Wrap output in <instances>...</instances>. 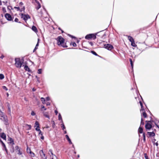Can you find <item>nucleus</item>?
I'll return each instance as SVG.
<instances>
[{
	"mask_svg": "<svg viewBox=\"0 0 159 159\" xmlns=\"http://www.w3.org/2000/svg\"><path fill=\"white\" fill-rule=\"evenodd\" d=\"M155 124L157 127L159 129V121L157 123L155 122Z\"/></svg>",
	"mask_w": 159,
	"mask_h": 159,
	"instance_id": "58836bf2",
	"label": "nucleus"
},
{
	"mask_svg": "<svg viewBox=\"0 0 159 159\" xmlns=\"http://www.w3.org/2000/svg\"><path fill=\"white\" fill-rule=\"evenodd\" d=\"M42 69H39L38 70V74H40L42 73Z\"/></svg>",
	"mask_w": 159,
	"mask_h": 159,
	"instance_id": "a19ab883",
	"label": "nucleus"
},
{
	"mask_svg": "<svg viewBox=\"0 0 159 159\" xmlns=\"http://www.w3.org/2000/svg\"><path fill=\"white\" fill-rule=\"evenodd\" d=\"M40 156L42 159H47V156L45 155V154L43 152V150H40L39 152Z\"/></svg>",
	"mask_w": 159,
	"mask_h": 159,
	"instance_id": "20e7f679",
	"label": "nucleus"
},
{
	"mask_svg": "<svg viewBox=\"0 0 159 159\" xmlns=\"http://www.w3.org/2000/svg\"><path fill=\"white\" fill-rule=\"evenodd\" d=\"M156 146H158V143H156Z\"/></svg>",
	"mask_w": 159,
	"mask_h": 159,
	"instance_id": "338daca9",
	"label": "nucleus"
},
{
	"mask_svg": "<svg viewBox=\"0 0 159 159\" xmlns=\"http://www.w3.org/2000/svg\"><path fill=\"white\" fill-rule=\"evenodd\" d=\"M139 103H140V106L141 107V111H142V109H144L143 107V104L142 102L141 101H140Z\"/></svg>",
	"mask_w": 159,
	"mask_h": 159,
	"instance_id": "7c9ffc66",
	"label": "nucleus"
},
{
	"mask_svg": "<svg viewBox=\"0 0 159 159\" xmlns=\"http://www.w3.org/2000/svg\"><path fill=\"white\" fill-rule=\"evenodd\" d=\"M15 149L17 150V152H18L17 153L19 155H21L22 153V151L21 150V149L19 148V147L17 146L15 147Z\"/></svg>",
	"mask_w": 159,
	"mask_h": 159,
	"instance_id": "0eeeda50",
	"label": "nucleus"
},
{
	"mask_svg": "<svg viewBox=\"0 0 159 159\" xmlns=\"http://www.w3.org/2000/svg\"><path fill=\"white\" fill-rule=\"evenodd\" d=\"M41 139H43V140L44 139V137L43 136H42L41 137Z\"/></svg>",
	"mask_w": 159,
	"mask_h": 159,
	"instance_id": "052dcab7",
	"label": "nucleus"
},
{
	"mask_svg": "<svg viewBox=\"0 0 159 159\" xmlns=\"http://www.w3.org/2000/svg\"><path fill=\"white\" fill-rule=\"evenodd\" d=\"M0 142H1V143H2V146L4 148H5V150L6 151V152H7V150L6 148V146H5V144L3 143V142H2V141L1 139H0Z\"/></svg>",
	"mask_w": 159,
	"mask_h": 159,
	"instance_id": "aec40b11",
	"label": "nucleus"
},
{
	"mask_svg": "<svg viewBox=\"0 0 159 159\" xmlns=\"http://www.w3.org/2000/svg\"><path fill=\"white\" fill-rule=\"evenodd\" d=\"M35 126H36V127L37 126V127H39V123L37 121H35Z\"/></svg>",
	"mask_w": 159,
	"mask_h": 159,
	"instance_id": "c85d7f7f",
	"label": "nucleus"
},
{
	"mask_svg": "<svg viewBox=\"0 0 159 159\" xmlns=\"http://www.w3.org/2000/svg\"><path fill=\"white\" fill-rule=\"evenodd\" d=\"M4 57V56H3V55H2L0 57V58H1L2 59Z\"/></svg>",
	"mask_w": 159,
	"mask_h": 159,
	"instance_id": "4d7b16f0",
	"label": "nucleus"
},
{
	"mask_svg": "<svg viewBox=\"0 0 159 159\" xmlns=\"http://www.w3.org/2000/svg\"><path fill=\"white\" fill-rule=\"evenodd\" d=\"M37 49V47L35 46V48L34 49V52L35 50H36Z\"/></svg>",
	"mask_w": 159,
	"mask_h": 159,
	"instance_id": "13d9d810",
	"label": "nucleus"
},
{
	"mask_svg": "<svg viewBox=\"0 0 159 159\" xmlns=\"http://www.w3.org/2000/svg\"><path fill=\"white\" fill-rule=\"evenodd\" d=\"M29 151H30V156H31V157H34V153L33 152H32L30 149H29Z\"/></svg>",
	"mask_w": 159,
	"mask_h": 159,
	"instance_id": "a878e982",
	"label": "nucleus"
},
{
	"mask_svg": "<svg viewBox=\"0 0 159 159\" xmlns=\"http://www.w3.org/2000/svg\"><path fill=\"white\" fill-rule=\"evenodd\" d=\"M35 129L37 131H39L40 130L39 129V127H37V126L36 127V128Z\"/></svg>",
	"mask_w": 159,
	"mask_h": 159,
	"instance_id": "603ef678",
	"label": "nucleus"
},
{
	"mask_svg": "<svg viewBox=\"0 0 159 159\" xmlns=\"http://www.w3.org/2000/svg\"><path fill=\"white\" fill-rule=\"evenodd\" d=\"M103 47L104 48H105L108 50L109 49V44H106L105 43H103Z\"/></svg>",
	"mask_w": 159,
	"mask_h": 159,
	"instance_id": "ddd939ff",
	"label": "nucleus"
},
{
	"mask_svg": "<svg viewBox=\"0 0 159 159\" xmlns=\"http://www.w3.org/2000/svg\"><path fill=\"white\" fill-rule=\"evenodd\" d=\"M146 124L145 125V128L146 130H150L151 129L152 127V124L146 122Z\"/></svg>",
	"mask_w": 159,
	"mask_h": 159,
	"instance_id": "39448f33",
	"label": "nucleus"
},
{
	"mask_svg": "<svg viewBox=\"0 0 159 159\" xmlns=\"http://www.w3.org/2000/svg\"><path fill=\"white\" fill-rule=\"evenodd\" d=\"M27 126L29 127V129H31V127L30 125H27Z\"/></svg>",
	"mask_w": 159,
	"mask_h": 159,
	"instance_id": "3c124183",
	"label": "nucleus"
},
{
	"mask_svg": "<svg viewBox=\"0 0 159 159\" xmlns=\"http://www.w3.org/2000/svg\"><path fill=\"white\" fill-rule=\"evenodd\" d=\"M58 120H61V122L63 123V121L62 120V117L61 116V115L60 113H59L58 116Z\"/></svg>",
	"mask_w": 159,
	"mask_h": 159,
	"instance_id": "c756f323",
	"label": "nucleus"
},
{
	"mask_svg": "<svg viewBox=\"0 0 159 159\" xmlns=\"http://www.w3.org/2000/svg\"><path fill=\"white\" fill-rule=\"evenodd\" d=\"M129 61H130V63L131 66L132 68H133V63L132 61V59H131V58H130L129 59Z\"/></svg>",
	"mask_w": 159,
	"mask_h": 159,
	"instance_id": "bb28decb",
	"label": "nucleus"
},
{
	"mask_svg": "<svg viewBox=\"0 0 159 159\" xmlns=\"http://www.w3.org/2000/svg\"><path fill=\"white\" fill-rule=\"evenodd\" d=\"M155 136V134L153 132H147V137L149 138V137H153L154 136Z\"/></svg>",
	"mask_w": 159,
	"mask_h": 159,
	"instance_id": "6e6552de",
	"label": "nucleus"
},
{
	"mask_svg": "<svg viewBox=\"0 0 159 159\" xmlns=\"http://www.w3.org/2000/svg\"><path fill=\"white\" fill-rule=\"evenodd\" d=\"M21 16V18L25 20H26L30 18V17L28 15L22 14Z\"/></svg>",
	"mask_w": 159,
	"mask_h": 159,
	"instance_id": "423d86ee",
	"label": "nucleus"
},
{
	"mask_svg": "<svg viewBox=\"0 0 159 159\" xmlns=\"http://www.w3.org/2000/svg\"><path fill=\"white\" fill-rule=\"evenodd\" d=\"M44 115L45 117L48 118V119L50 118L49 116L46 113H44Z\"/></svg>",
	"mask_w": 159,
	"mask_h": 159,
	"instance_id": "4c0bfd02",
	"label": "nucleus"
},
{
	"mask_svg": "<svg viewBox=\"0 0 159 159\" xmlns=\"http://www.w3.org/2000/svg\"><path fill=\"white\" fill-rule=\"evenodd\" d=\"M41 109H44V110H46V109L45 108L44 106H41Z\"/></svg>",
	"mask_w": 159,
	"mask_h": 159,
	"instance_id": "de8ad7c7",
	"label": "nucleus"
},
{
	"mask_svg": "<svg viewBox=\"0 0 159 159\" xmlns=\"http://www.w3.org/2000/svg\"><path fill=\"white\" fill-rule=\"evenodd\" d=\"M143 141L144 143L146 142V135L144 133H143Z\"/></svg>",
	"mask_w": 159,
	"mask_h": 159,
	"instance_id": "5701e85b",
	"label": "nucleus"
},
{
	"mask_svg": "<svg viewBox=\"0 0 159 159\" xmlns=\"http://www.w3.org/2000/svg\"><path fill=\"white\" fill-rule=\"evenodd\" d=\"M4 78V76L2 74H0V79L2 80Z\"/></svg>",
	"mask_w": 159,
	"mask_h": 159,
	"instance_id": "72a5a7b5",
	"label": "nucleus"
},
{
	"mask_svg": "<svg viewBox=\"0 0 159 159\" xmlns=\"http://www.w3.org/2000/svg\"><path fill=\"white\" fill-rule=\"evenodd\" d=\"M145 122H149L150 123H151V124H152V123H153V122H154L155 123V122L153 120H146L145 121Z\"/></svg>",
	"mask_w": 159,
	"mask_h": 159,
	"instance_id": "2f4dec72",
	"label": "nucleus"
},
{
	"mask_svg": "<svg viewBox=\"0 0 159 159\" xmlns=\"http://www.w3.org/2000/svg\"><path fill=\"white\" fill-rule=\"evenodd\" d=\"M57 41L58 45L62 46L64 48L67 47L66 45H64V39L61 36H59L57 38Z\"/></svg>",
	"mask_w": 159,
	"mask_h": 159,
	"instance_id": "f257e3e1",
	"label": "nucleus"
},
{
	"mask_svg": "<svg viewBox=\"0 0 159 159\" xmlns=\"http://www.w3.org/2000/svg\"><path fill=\"white\" fill-rule=\"evenodd\" d=\"M96 35L94 34H88L85 37V39H87L93 38V39H96Z\"/></svg>",
	"mask_w": 159,
	"mask_h": 159,
	"instance_id": "7ed1b4c3",
	"label": "nucleus"
},
{
	"mask_svg": "<svg viewBox=\"0 0 159 159\" xmlns=\"http://www.w3.org/2000/svg\"><path fill=\"white\" fill-rule=\"evenodd\" d=\"M55 113L57 115L58 113V112L56 110H55Z\"/></svg>",
	"mask_w": 159,
	"mask_h": 159,
	"instance_id": "6e6d98bb",
	"label": "nucleus"
},
{
	"mask_svg": "<svg viewBox=\"0 0 159 159\" xmlns=\"http://www.w3.org/2000/svg\"><path fill=\"white\" fill-rule=\"evenodd\" d=\"M48 154L50 156L54 155L52 152V151L51 149H50L48 151Z\"/></svg>",
	"mask_w": 159,
	"mask_h": 159,
	"instance_id": "4be33fe9",
	"label": "nucleus"
},
{
	"mask_svg": "<svg viewBox=\"0 0 159 159\" xmlns=\"http://www.w3.org/2000/svg\"><path fill=\"white\" fill-rule=\"evenodd\" d=\"M131 45L133 47H135L137 46V45L135 43L134 41L131 42Z\"/></svg>",
	"mask_w": 159,
	"mask_h": 159,
	"instance_id": "393cba45",
	"label": "nucleus"
},
{
	"mask_svg": "<svg viewBox=\"0 0 159 159\" xmlns=\"http://www.w3.org/2000/svg\"><path fill=\"white\" fill-rule=\"evenodd\" d=\"M7 107L8 108V111L9 114H10L11 113V107L10 106L9 104H8L7 105Z\"/></svg>",
	"mask_w": 159,
	"mask_h": 159,
	"instance_id": "cd10ccee",
	"label": "nucleus"
},
{
	"mask_svg": "<svg viewBox=\"0 0 159 159\" xmlns=\"http://www.w3.org/2000/svg\"><path fill=\"white\" fill-rule=\"evenodd\" d=\"M32 30L35 32H37V28L35 26H33L32 28Z\"/></svg>",
	"mask_w": 159,
	"mask_h": 159,
	"instance_id": "f3484780",
	"label": "nucleus"
},
{
	"mask_svg": "<svg viewBox=\"0 0 159 159\" xmlns=\"http://www.w3.org/2000/svg\"><path fill=\"white\" fill-rule=\"evenodd\" d=\"M113 47L112 45L110 44V50L113 49Z\"/></svg>",
	"mask_w": 159,
	"mask_h": 159,
	"instance_id": "a18cd8bd",
	"label": "nucleus"
},
{
	"mask_svg": "<svg viewBox=\"0 0 159 159\" xmlns=\"http://www.w3.org/2000/svg\"><path fill=\"white\" fill-rule=\"evenodd\" d=\"M37 6L36 7V9L37 10H38L40 8L41 5H40V3L39 2H37Z\"/></svg>",
	"mask_w": 159,
	"mask_h": 159,
	"instance_id": "412c9836",
	"label": "nucleus"
},
{
	"mask_svg": "<svg viewBox=\"0 0 159 159\" xmlns=\"http://www.w3.org/2000/svg\"><path fill=\"white\" fill-rule=\"evenodd\" d=\"M142 111V116H143L144 118H146L147 117V115L146 113L145 110L144 109H142V110L141 111Z\"/></svg>",
	"mask_w": 159,
	"mask_h": 159,
	"instance_id": "f8f14e48",
	"label": "nucleus"
},
{
	"mask_svg": "<svg viewBox=\"0 0 159 159\" xmlns=\"http://www.w3.org/2000/svg\"><path fill=\"white\" fill-rule=\"evenodd\" d=\"M14 8H15L16 9H17V11L20 10V8H19V7H14Z\"/></svg>",
	"mask_w": 159,
	"mask_h": 159,
	"instance_id": "c03bdc74",
	"label": "nucleus"
},
{
	"mask_svg": "<svg viewBox=\"0 0 159 159\" xmlns=\"http://www.w3.org/2000/svg\"><path fill=\"white\" fill-rule=\"evenodd\" d=\"M33 91H35V89L33 88L32 89Z\"/></svg>",
	"mask_w": 159,
	"mask_h": 159,
	"instance_id": "69168bd1",
	"label": "nucleus"
},
{
	"mask_svg": "<svg viewBox=\"0 0 159 159\" xmlns=\"http://www.w3.org/2000/svg\"><path fill=\"white\" fill-rule=\"evenodd\" d=\"M41 101L42 102V103L43 104H45V99L44 98L42 97L41 98Z\"/></svg>",
	"mask_w": 159,
	"mask_h": 159,
	"instance_id": "473e14b6",
	"label": "nucleus"
},
{
	"mask_svg": "<svg viewBox=\"0 0 159 159\" xmlns=\"http://www.w3.org/2000/svg\"><path fill=\"white\" fill-rule=\"evenodd\" d=\"M91 53L93 54V55L95 56H98V55L94 51H91Z\"/></svg>",
	"mask_w": 159,
	"mask_h": 159,
	"instance_id": "ea45409f",
	"label": "nucleus"
},
{
	"mask_svg": "<svg viewBox=\"0 0 159 159\" xmlns=\"http://www.w3.org/2000/svg\"><path fill=\"white\" fill-rule=\"evenodd\" d=\"M20 5H23V3L22 2H20Z\"/></svg>",
	"mask_w": 159,
	"mask_h": 159,
	"instance_id": "e2e57ef3",
	"label": "nucleus"
},
{
	"mask_svg": "<svg viewBox=\"0 0 159 159\" xmlns=\"http://www.w3.org/2000/svg\"><path fill=\"white\" fill-rule=\"evenodd\" d=\"M64 133L65 134H66V131H64Z\"/></svg>",
	"mask_w": 159,
	"mask_h": 159,
	"instance_id": "774afa93",
	"label": "nucleus"
},
{
	"mask_svg": "<svg viewBox=\"0 0 159 159\" xmlns=\"http://www.w3.org/2000/svg\"><path fill=\"white\" fill-rule=\"evenodd\" d=\"M51 159H57V157L55 155L50 156Z\"/></svg>",
	"mask_w": 159,
	"mask_h": 159,
	"instance_id": "b1692460",
	"label": "nucleus"
},
{
	"mask_svg": "<svg viewBox=\"0 0 159 159\" xmlns=\"http://www.w3.org/2000/svg\"><path fill=\"white\" fill-rule=\"evenodd\" d=\"M128 40L130 42H131L133 41H134V39L131 36H129L128 37Z\"/></svg>",
	"mask_w": 159,
	"mask_h": 159,
	"instance_id": "4468645a",
	"label": "nucleus"
},
{
	"mask_svg": "<svg viewBox=\"0 0 159 159\" xmlns=\"http://www.w3.org/2000/svg\"><path fill=\"white\" fill-rule=\"evenodd\" d=\"M72 45L74 47H76V44L75 42H73L72 43Z\"/></svg>",
	"mask_w": 159,
	"mask_h": 159,
	"instance_id": "37998d69",
	"label": "nucleus"
},
{
	"mask_svg": "<svg viewBox=\"0 0 159 159\" xmlns=\"http://www.w3.org/2000/svg\"><path fill=\"white\" fill-rule=\"evenodd\" d=\"M141 125H144L143 120L142 118H141Z\"/></svg>",
	"mask_w": 159,
	"mask_h": 159,
	"instance_id": "e433bc0d",
	"label": "nucleus"
},
{
	"mask_svg": "<svg viewBox=\"0 0 159 159\" xmlns=\"http://www.w3.org/2000/svg\"><path fill=\"white\" fill-rule=\"evenodd\" d=\"M66 138L67 139V140H68V142H69V143L70 144H71L72 142L71 141L70 139L69 138L68 136L67 135H66Z\"/></svg>",
	"mask_w": 159,
	"mask_h": 159,
	"instance_id": "a211bd4d",
	"label": "nucleus"
},
{
	"mask_svg": "<svg viewBox=\"0 0 159 159\" xmlns=\"http://www.w3.org/2000/svg\"><path fill=\"white\" fill-rule=\"evenodd\" d=\"M61 127L62 128V129L63 130H64V129H65L66 128H65V127L64 125L63 124V123H62V124H61Z\"/></svg>",
	"mask_w": 159,
	"mask_h": 159,
	"instance_id": "f704fd0d",
	"label": "nucleus"
},
{
	"mask_svg": "<svg viewBox=\"0 0 159 159\" xmlns=\"http://www.w3.org/2000/svg\"><path fill=\"white\" fill-rule=\"evenodd\" d=\"M52 122H53L52 126H53V127L54 125H55V123H54V122L53 121Z\"/></svg>",
	"mask_w": 159,
	"mask_h": 159,
	"instance_id": "0e129e2a",
	"label": "nucleus"
},
{
	"mask_svg": "<svg viewBox=\"0 0 159 159\" xmlns=\"http://www.w3.org/2000/svg\"><path fill=\"white\" fill-rule=\"evenodd\" d=\"M5 18L8 20H11L12 19V18L11 15L8 13H6L5 15Z\"/></svg>",
	"mask_w": 159,
	"mask_h": 159,
	"instance_id": "1a4fd4ad",
	"label": "nucleus"
},
{
	"mask_svg": "<svg viewBox=\"0 0 159 159\" xmlns=\"http://www.w3.org/2000/svg\"><path fill=\"white\" fill-rule=\"evenodd\" d=\"M35 115V113L33 111H32L31 113V115L33 116H34Z\"/></svg>",
	"mask_w": 159,
	"mask_h": 159,
	"instance_id": "79ce46f5",
	"label": "nucleus"
},
{
	"mask_svg": "<svg viewBox=\"0 0 159 159\" xmlns=\"http://www.w3.org/2000/svg\"><path fill=\"white\" fill-rule=\"evenodd\" d=\"M39 135H42V134L41 131L40 130H39Z\"/></svg>",
	"mask_w": 159,
	"mask_h": 159,
	"instance_id": "09e8293b",
	"label": "nucleus"
},
{
	"mask_svg": "<svg viewBox=\"0 0 159 159\" xmlns=\"http://www.w3.org/2000/svg\"><path fill=\"white\" fill-rule=\"evenodd\" d=\"M50 105V103L49 102H48L47 103V106H49V105Z\"/></svg>",
	"mask_w": 159,
	"mask_h": 159,
	"instance_id": "bf43d9fd",
	"label": "nucleus"
},
{
	"mask_svg": "<svg viewBox=\"0 0 159 159\" xmlns=\"http://www.w3.org/2000/svg\"><path fill=\"white\" fill-rule=\"evenodd\" d=\"M144 155L145 159H149L147 153H145Z\"/></svg>",
	"mask_w": 159,
	"mask_h": 159,
	"instance_id": "c9c22d12",
	"label": "nucleus"
},
{
	"mask_svg": "<svg viewBox=\"0 0 159 159\" xmlns=\"http://www.w3.org/2000/svg\"><path fill=\"white\" fill-rule=\"evenodd\" d=\"M2 88H3V89H5V90H7V87L5 86H2Z\"/></svg>",
	"mask_w": 159,
	"mask_h": 159,
	"instance_id": "49530a36",
	"label": "nucleus"
},
{
	"mask_svg": "<svg viewBox=\"0 0 159 159\" xmlns=\"http://www.w3.org/2000/svg\"><path fill=\"white\" fill-rule=\"evenodd\" d=\"M27 152L28 153H30V151H29V149H28V148L27 149Z\"/></svg>",
	"mask_w": 159,
	"mask_h": 159,
	"instance_id": "680f3d73",
	"label": "nucleus"
},
{
	"mask_svg": "<svg viewBox=\"0 0 159 159\" xmlns=\"http://www.w3.org/2000/svg\"><path fill=\"white\" fill-rule=\"evenodd\" d=\"M143 129L142 127H140L138 129V132L140 134L142 133H143Z\"/></svg>",
	"mask_w": 159,
	"mask_h": 159,
	"instance_id": "2eb2a0df",
	"label": "nucleus"
},
{
	"mask_svg": "<svg viewBox=\"0 0 159 159\" xmlns=\"http://www.w3.org/2000/svg\"><path fill=\"white\" fill-rule=\"evenodd\" d=\"M0 136L4 140H6V136L5 134L4 133H1L0 134Z\"/></svg>",
	"mask_w": 159,
	"mask_h": 159,
	"instance_id": "9b49d317",
	"label": "nucleus"
},
{
	"mask_svg": "<svg viewBox=\"0 0 159 159\" xmlns=\"http://www.w3.org/2000/svg\"><path fill=\"white\" fill-rule=\"evenodd\" d=\"M15 65L17 68H20L22 65L23 61H21L19 58H16Z\"/></svg>",
	"mask_w": 159,
	"mask_h": 159,
	"instance_id": "f03ea898",
	"label": "nucleus"
},
{
	"mask_svg": "<svg viewBox=\"0 0 159 159\" xmlns=\"http://www.w3.org/2000/svg\"><path fill=\"white\" fill-rule=\"evenodd\" d=\"M0 116L2 117L1 119L2 120H5V116L1 111H0Z\"/></svg>",
	"mask_w": 159,
	"mask_h": 159,
	"instance_id": "9d476101",
	"label": "nucleus"
},
{
	"mask_svg": "<svg viewBox=\"0 0 159 159\" xmlns=\"http://www.w3.org/2000/svg\"><path fill=\"white\" fill-rule=\"evenodd\" d=\"M47 101H49L50 100V98L49 97H47L46 98Z\"/></svg>",
	"mask_w": 159,
	"mask_h": 159,
	"instance_id": "864d4df0",
	"label": "nucleus"
},
{
	"mask_svg": "<svg viewBox=\"0 0 159 159\" xmlns=\"http://www.w3.org/2000/svg\"><path fill=\"white\" fill-rule=\"evenodd\" d=\"M19 20L18 18H16L15 19V21L16 22H18V21Z\"/></svg>",
	"mask_w": 159,
	"mask_h": 159,
	"instance_id": "8fccbe9b",
	"label": "nucleus"
},
{
	"mask_svg": "<svg viewBox=\"0 0 159 159\" xmlns=\"http://www.w3.org/2000/svg\"><path fill=\"white\" fill-rule=\"evenodd\" d=\"M8 141H10V143H12V144H14L13 139L11 138H9L8 139Z\"/></svg>",
	"mask_w": 159,
	"mask_h": 159,
	"instance_id": "dca6fc26",
	"label": "nucleus"
},
{
	"mask_svg": "<svg viewBox=\"0 0 159 159\" xmlns=\"http://www.w3.org/2000/svg\"><path fill=\"white\" fill-rule=\"evenodd\" d=\"M39 39H38V42L37 43L36 45V47H37L39 46Z\"/></svg>",
	"mask_w": 159,
	"mask_h": 159,
	"instance_id": "5fc2aeb1",
	"label": "nucleus"
},
{
	"mask_svg": "<svg viewBox=\"0 0 159 159\" xmlns=\"http://www.w3.org/2000/svg\"><path fill=\"white\" fill-rule=\"evenodd\" d=\"M24 69L26 71H28L29 72H30V70L29 68V67L27 66H25L24 67Z\"/></svg>",
	"mask_w": 159,
	"mask_h": 159,
	"instance_id": "6ab92c4d",
	"label": "nucleus"
}]
</instances>
